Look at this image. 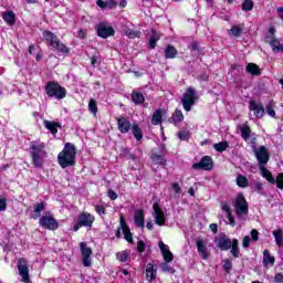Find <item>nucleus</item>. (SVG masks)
Here are the masks:
<instances>
[{
	"label": "nucleus",
	"mask_w": 283,
	"mask_h": 283,
	"mask_svg": "<svg viewBox=\"0 0 283 283\" xmlns=\"http://www.w3.org/2000/svg\"><path fill=\"white\" fill-rule=\"evenodd\" d=\"M29 153L33 154H48L45 151V143L41 140H33L30 143Z\"/></svg>",
	"instance_id": "obj_17"
},
{
	"label": "nucleus",
	"mask_w": 283,
	"mask_h": 283,
	"mask_svg": "<svg viewBox=\"0 0 283 283\" xmlns=\"http://www.w3.org/2000/svg\"><path fill=\"white\" fill-rule=\"evenodd\" d=\"M228 147H229V142H220L213 145V149H216V151H219L220 154H222V151H227Z\"/></svg>",
	"instance_id": "obj_42"
},
{
	"label": "nucleus",
	"mask_w": 283,
	"mask_h": 283,
	"mask_svg": "<svg viewBox=\"0 0 283 283\" xmlns=\"http://www.w3.org/2000/svg\"><path fill=\"white\" fill-rule=\"evenodd\" d=\"M182 120H185V115L182 114V111L176 109L170 118V122L175 123L176 125L177 123H182Z\"/></svg>",
	"instance_id": "obj_35"
},
{
	"label": "nucleus",
	"mask_w": 283,
	"mask_h": 283,
	"mask_svg": "<svg viewBox=\"0 0 283 283\" xmlns=\"http://www.w3.org/2000/svg\"><path fill=\"white\" fill-rule=\"evenodd\" d=\"M166 112L163 109H156L151 117V124L153 125H160L163 123V116H165Z\"/></svg>",
	"instance_id": "obj_30"
},
{
	"label": "nucleus",
	"mask_w": 283,
	"mask_h": 283,
	"mask_svg": "<svg viewBox=\"0 0 283 283\" xmlns=\"http://www.w3.org/2000/svg\"><path fill=\"white\" fill-rule=\"evenodd\" d=\"M255 156L260 167L269 163V151L266 150V147L264 146L259 147V149L255 150Z\"/></svg>",
	"instance_id": "obj_15"
},
{
	"label": "nucleus",
	"mask_w": 283,
	"mask_h": 283,
	"mask_svg": "<svg viewBox=\"0 0 283 283\" xmlns=\"http://www.w3.org/2000/svg\"><path fill=\"white\" fill-rule=\"evenodd\" d=\"M42 36L44 38L46 45L52 50H54L55 52H62V53L70 52L67 46L63 42H61V40H59V36H56V34H54L53 32L44 31L42 33Z\"/></svg>",
	"instance_id": "obj_2"
},
{
	"label": "nucleus",
	"mask_w": 283,
	"mask_h": 283,
	"mask_svg": "<svg viewBox=\"0 0 283 283\" xmlns=\"http://www.w3.org/2000/svg\"><path fill=\"white\" fill-rule=\"evenodd\" d=\"M80 249L84 266H92V248L87 247L86 242H81Z\"/></svg>",
	"instance_id": "obj_11"
},
{
	"label": "nucleus",
	"mask_w": 283,
	"mask_h": 283,
	"mask_svg": "<svg viewBox=\"0 0 283 283\" xmlns=\"http://www.w3.org/2000/svg\"><path fill=\"white\" fill-rule=\"evenodd\" d=\"M176 54H178V50H176V48H174L172 45H168L165 49L166 59H176Z\"/></svg>",
	"instance_id": "obj_37"
},
{
	"label": "nucleus",
	"mask_w": 283,
	"mask_h": 283,
	"mask_svg": "<svg viewBox=\"0 0 283 283\" xmlns=\"http://www.w3.org/2000/svg\"><path fill=\"white\" fill-rule=\"evenodd\" d=\"M275 185L277 189H281L283 191V172L279 174L276 179H275Z\"/></svg>",
	"instance_id": "obj_52"
},
{
	"label": "nucleus",
	"mask_w": 283,
	"mask_h": 283,
	"mask_svg": "<svg viewBox=\"0 0 283 283\" xmlns=\"http://www.w3.org/2000/svg\"><path fill=\"white\" fill-rule=\"evenodd\" d=\"M132 101L136 105H140V103H145V96L143 95V93L133 92L132 93Z\"/></svg>",
	"instance_id": "obj_38"
},
{
	"label": "nucleus",
	"mask_w": 283,
	"mask_h": 283,
	"mask_svg": "<svg viewBox=\"0 0 283 283\" xmlns=\"http://www.w3.org/2000/svg\"><path fill=\"white\" fill-rule=\"evenodd\" d=\"M96 218L94 214L90 212H81L77 216L76 223L73 226V231H78V229H82V227H85L86 229H92V226L94 224V221Z\"/></svg>",
	"instance_id": "obj_4"
},
{
	"label": "nucleus",
	"mask_w": 283,
	"mask_h": 283,
	"mask_svg": "<svg viewBox=\"0 0 283 283\" xmlns=\"http://www.w3.org/2000/svg\"><path fill=\"white\" fill-rule=\"evenodd\" d=\"M41 211H45V203H35L33 207V214L31 216V218H33V220L41 218Z\"/></svg>",
	"instance_id": "obj_32"
},
{
	"label": "nucleus",
	"mask_w": 283,
	"mask_h": 283,
	"mask_svg": "<svg viewBox=\"0 0 283 283\" xmlns=\"http://www.w3.org/2000/svg\"><path fill=\"white\" fill-rule=\"evenodd\" d=\"M160 38H155V36H151L150 40H149V45H150V49L154 50V48H156V42L159 41Z\"/></svg>",
	"instance_id": "obj_60"
},
{
	"label": "nucleus",
	"mask_w": 283,
	"mask_h": 283,
	"mask_svg": "<svg viewBox=\"0 0 283 283\" xmlns=\"http://www.w3.org/2000/svg\"><path fill=\"white\" fill-rule=\"evenodd\" d=\"M43 125L46 129H49V132H51V134H53V136L59 133V127H61V124L51 120H44Z\"/></svg>",
	"instance_id": "obj_29"
},
{
	"label": "nucleus",
	"mask_w": 283,
	"mask_h": 283,
	"mask_svg": "<svg viewBox=\"0 0 283 283\" xmlns=\"http://www.w3.org/2000/svg\"><path fill=\"white\" fill-rule=\"evenodd\" d=\"M158 247L165 262H174V253H171V250H169V245L165 244L163 241H159Z\"/></svg>",
	"instance_id": "obj_18"
},
{
	"label": "nucleus",
	"mask_w": 283,
	"mask_h": 283,
	"mask_svg": "<svg viewBox=\"0 0 283 283\" xmlns=\"http://www.w3.org/2000/svg\"><path fill=\"white\" fill-rule=\"evenodd\" d=\"M160 269L164 273H175L176 270L172 269V266L169 264V262H165L160 264Z\"/></svg>",
	"instance_id": "obj_49"
},
{
	"label": "nucleus",
	"mask_w": 283,
	"mask_h": 283,
	"mask_svg": "<svg viewBox=\"0 0 283 283\" xmlns=\"http://www.w3.org/2000/svg\"><path fill=\"white\" fill-rule=\"evenodd\" d=\"M274 282L276 283H283V273H277L274 276Z\"/></svg>",
	"instance_id": "obj_62"
},
{
	"label": "nucleus",
	"mask_w": 283,
	"mask_h": 283,
	"mask_svg": "<svg viewBox=\"0 0 283 283\" xmlns=\"http://www.w3.org/2000/svg\"><path fill=\"white\" fill-rule=\"evenodd\" d=\"M265 109L269 116H271L272 118H275V102L273 101L269 102V104L265 106Z\"/></svg>",
	"instance_id": "obj_43"
},
{
	"label": "nucleus",
	"mask_w": 283,
	"mask_h": 283,
	"mask_svg": "<svg viewBox=\"0 0 283 283\" xmlns=\"http://www.w3.org/2000/svg\"><path fill=\"white\" fill-rule=\"evenodd\" d=\"M230 253L233 255V258H238V255H240V250H238V239L232 240Z\"/></svg>",
	"instance_id": "obj_47"
},
{
	"label": "nucleus",
	"mask_w": 283,
	"mask_h": 283,
	"mask_svg": "<svg viewBox=\"0 0 283 283\" xmlns=\"http://www.w3.org/2000/svg\"><path fill=\"white\" fill-rule=\"evenodd\" d=\"M250 244H251V237H249V235L244 237V239L242 241L243 248L249 249Z\"/></svg>",
	"instance_id": "obj_55"
},
{
	"label": "nucleus",
	"mask_w": 283,
	"mask_h": 283,
	"mask_svg": "<svg viewBox=\"0 0 283 283\" xmlns=\"http://www.w3.org/2000/svg\"><path fill=\"white\" fill-rule=\"evenodd\" d=\"M234 209L239 220H244V216L249 214V203H247V199L242 192L237 195Z\"/></svg>",
	"instance_id": "obj_5"
},
{
	"label": "nucleus",
	"mask_w": 283,
	"mask_h": 283,
	"mask_svg": "<svg viewBox=\"0 0 283 283\" xmlns=\"http://www.w3.org/2000/svg\"><path fill=\"white\" fill-rule=\"evenodd\" d=\"M259 169L262 178H265V180H268V182H271V185H275V179L273 178V174H271L270 170L266 169V167L259 166Z\"/></svg>",
	"instance_id": "obj_27"
},
{
	"label": "nucleus",
	"mask_w": 283,
	"mask_h": 283,
	"mask_svg": "<svg viewBox=\"0 0 283 283\" xmlns=\"http://www.w3.org/2000/svg\"><path fill=\"white\" fill-rule=\"evenodd\" d=\"M198 101V94L193 87H188L181 98V105L186 112H191V107L196 105Z\"/></svg>",
	"instance_id": "obj_6"
},
{
	"label": "nucleus",
	"mask_w": 283,
	"mask_h": 283,
	"mask_svg": "<svg viewBox=\"0 0 283 283\" xmlns=\"http://www.w3.org/2000/svg\"><path fill=\"white\" fill-rule=\"evenodd\" d=\"M123 233H124V238L127 242H129V243L134 242L132 232L129 231V228H127V226H123Z\"/></svg>",
	"instance_id": "obj_48"
},
{
	"label": "nucleus",
	"mask_w": 283,
	"mask_h": 283,
	"mask_svg": "<svg viewBox=\"0 0 283 283\" xmlns=\"http://www.w3.org/2000/svg\"><path fill=\"white\" fill-rule=\"evenodd\" d=\"M190 133L189 130H181L178 133V138H180V140H187L189 139Z\"/></svg>",
	"instance_id": "obj_54"
},
{
	"label": "nucleus",
	"mask_w": 283,
	"mask_h": 283,
	"mask_svg": "<svg viewBox=\"0 0 283 283\" xmlns=\"http://www.w3.org/2000/svg\"><path fill=\"white\" fill-rule=\"evenodd\" d=\"M125 34H126V36H128V39H138V36H140V32H138V31H133V30H130V29H127V30L125 31Z\"/></svg>",
	"instance_id": "obj_51"
},
{
	"label": "nucleus",
	"mask_w": 283,
	"mask_h": 283,
	"mask_svg": "<svg viewBox=\"0 0 283 283\" xmlns=\"http://www.w3.org/2000/svg\"><path fill=\"white\" fill-rule=\"evenodd\" d=\"M45 92L50 98H56L57 101H63L67 96L65 87L60 86L56 82H49L45 85Z\"/></svg>",
	"instance_id": "obj_3"
},
{
	"label": "nucleus",
	"mask_w": 283,
	"mask_h": 283,
	"mask_svg": "<svg viewBox=\"0 0 283 283\" xmlns=\"http://www.w3.org/2000/svg\"><path fill=\"white\" fill-rule=\"evenodd\" d=\"M137 251H138V253L145 252V242L138 241V243H137Z\"/></svg>",
	"instance_id": "obj_61"
},
{
	"label": "nucleus",
	"mask_w": 283,
	"mask_h": 283,
	"mask_svg": "<svg viewBox=\"0 0 283 283\" xmlns=\"http://www.w3.org/2000/svg\"><path fill=\"white\" fill-rule=\"evenodd\" d=\"M221 209L226 213V218L229 221L228 224H230V227H235V218L231 213V207L229 206V203L227 202L221 203Z\"/></svg>",
	"instance_id": "obj_23"
},
{
	"label": "nucleus",
	"mask_w": 283,
	"mask_h": 283,
	"mask_svg": "<svg viewBox=\"0 0 283 283\" xmlns=\"http://www.w3.org/2000/svg\"><path fill=\"white\" fill-rule=\"evenodd\" d=\"M18 271L20 277H22V282L30 283V269L28 268V261L25 259L18 261Z\"/></svg>",
	"instance_id": "obj_10"
},
{
	"label": "nucleus",
	"mask_w": 283,
	"mask_h": 283,
	"mask_svg": "<svg viewBox=\"0 0 283 283\" xmlns=\"http://www.w3.org/2000/svg\"><path fill=\"white\" fill-rule=\"evenodd\" d=\"M57 163L62 169L74 167L76 165V147L71 143H66L63 150L57 155Z\"/></svg>",
	"instance_id": "obj_1"
},
{
	"label": "nucleus",
	"mask_w": 283,
	"mask_h": 283,
	"mask_svg": "<svg viewBox=\"0 0 283 283\" xmlns=\"http://www.w3.org/2000/svg\"><path fill=\"white\" fill-rule=\"evenodd\" d=\"M214 242L221 251H229V249H231L233 244V242H231V239L227 235L216 237Z\"/></svg>",
	"instance_id": "obj_14"
},
{
	"label": "nucleus",
	"mask_w": 283,
	"mask_h": 283,
	"mask_svg": "<svg viewBox=\"0 0 283 283\" xmlns=\"http://www.w3.org/2000/svg\"><path fill=\"white\" fill-rule=\"evenodd\" d=\"M29 153L33 154H48L45 151V143L41 140H33L30 143Z\"/></svg>",
	"instance_id": "obj_16"
},
{
	"label": "nucleus",
	"mask_w": 283,
	"mask_h": 283,
	"mask_svg": "<svg viewBox=\"0 0 283 283\" xmlns=\"http://www.w3.org/2000/svg\"><path fill=\"white\" fill-rule=\"evenodd\" d=\"M244 31V23L233 25L229 30V35L234 36L235 39L240 38L242 35V32Z\"/></svg>",
	"instance_id": "obj_28"
},
{
	"label": "nucleus",
	"mask_w": 283,
	"mask_h": 283,
	"mask_svg": "<svg viewBox=\"0 0 283 283\" xmlns=\"http://www.w3.org/2000/svg\"><path fill=\"white\" fill-rule=\"evenodd\" d=\"M222 268L226 271V273H230L231 269H233V264L231 263V260H229V259L223 260Z\"/></svg>",
	"instance_id": "obj_50"
},
{
	"label": "nucleus",
	"mask_w": 283,
	"mask_h": 283,
	"mask_svg": "<svg viewBox=\"0 0 283 283\" xmlns=\"http://www.w3.org/2000/svg\"><path fill=\"white\" fill-rule=\"evenodd\" d=\"M88 112H91V114L93 116H96V114H98V106L96 104V99L92 98L88 102Z\"/></svg>",
	"instance_id": "obj_41"
},
{
	"label": "nucleus",
	"mask_w": 283,
	"mask_h": 283,
	"mask_svg": "<svg viewBox=\"0 0 283 283\" xmlns=\"http://www.w3.org/2000/svg\"><path fill=\"white\" fill-rule=\"evenodd\" d=\"M275 265V256L271 255V252L269 250L263 251V266L265 269H270V266Z\"/></svg>",
	"instance_id": "obj_25"
},
{
	"label": "nucleus",
	"mask_w": 283,
	"mask_h": 283,
	"mask_svg": "<svg viewBox=\"0 0 283 283\" xmlns=\"http://www.w3.org/2000/svg\"><path fill=\"white\" fill-rule=\"evenodd\" d=\"M97 36H101V39H109V36H114V28L105 22H101L97 25Z\"/></svg>",
	"instance_id": "obj_12"
},
{
	"label": "nucleus",
	"mask_w": 283,
	"mask_h": 283,
	"mask_svg": "<svg viewBox=\"0 0 283 283\" xmlns=\"http://www.w3.org/2000/svg\"><path fill=\"white\" fill-rule=\"evenodd\" d=\"M266 43L271 45L272 51L275 52V54H277V52H282V44L280 43V40L274 36L266 38Z\"/></svg>",
	"instance_id": "obj_26"
},
{
	"label": "nucleus",
	"mask_w": 283,
	"mask_h": 283,
	"mask_svg": "<svg viewBox=\"0 0 283 283\" xmlns=\"http://www.w3.org/2000/svg\"><path fill=\"white\" fill-rule=\"evenodd\" d=\"M8 209V199L0 196V211H6Z\"/></svg>",
	"instance_id": "obj_53"
},
{
	"label": "nucleus",
	"mask_w": 283,
	"mask_h": 283,
	"mask_svg": "<svg viewBox=\"0 0 283 283\" xmlns=\"http://www.w3.org/2000/svg\"><path fill=\"white\" fill-rule=\"evenodd\" d=\"M276 14H279V18L282 20L283 19V6L282 7H279L276 9Z\"/></svg>",
	"instance_id": "obj_64"
},
{
	"label": "nucleus",
	"mask_w": 283,
	"mask_h": 283,
	"mask_svg": "<svg viewBox=\"0 0 283 283\" xmlns=\"http://www.w3.org/2000/svg\"><path fill=\"white\" fill-rule=\"evenodd\" d=\"M273 235H274V239H275V242H276L277 247H282V242H283L282 229L274 230Z\"/></svg>",
	"instance_id": "obj_44"
},
{
	"label": "nucleus",
	"mask_w": 283,
	"mask_h": 283,
	"mask_svg": "<svg viewBox=\"0 0 283 283\" xmlns=\"http://www.w3.org/2000/svg\"><path fill=\"white\" fill-rule=\"evenodd\" d=\"M241 137L245 143H249V139L251 138V128L248 125L241 127Z\"/></svg>",
	"instance_id": "obj_40"
},
{
	"label": "nucleus",
	"mask_w": 283,
	"mask_h": 283,
	"mask_svg": "<svg viewBox=\"0 0 283 283\" xmlns=\"http://www.w3.org/2000/svg\"><path fill=\"white\" fill-rule=\"evenodd\" d=\"M2 19L6 23H8V25H14V22L17 21V17L12 11L2 13Z\"/></svg>",
	"instance_id": "obj_33"
},
{
	"label": "nucleus",
	"mask_w": 283,
	"mask_h": 283,
	"mask_svg": "<svg viewBox=\"0 0 283 283\" xmlns=\"http://www.w3.org/2000/svg\"><path fill=\"white\" fill-rule=\"evenodd\" d=\"M241 8L243 12H251L253 10V0H244Z\"/></svg>",
	"instance_id": "obj_46"
},
{
	"label": "nucleus",
	"mask_w": 283,
	"mask_h": 283,
	"mask_svg": "<svg viewBox=\"0 0 283 283\" xmlns=\"http://www.w3.org/2000/svg\"><path fill=\"white\" fill-rule=\"evenodd\" d=\"M158 276V269L154 266V264L148 263L146 266V280L147 282L151 283Z\"/></svg>",
	"instance_id": "obj_22"
},
{
	"label": "nucleus",
	"mask_w": 283,
	"mask_h": 283,
	"mask_svg": "<svg viewBox=\"0 0 283 283\" xmlns=\"http://www.w3.org/2000/svg\"><path fill=\"white\" fill-rule=\"evenodd\" d=\"M172 190L175 191V193H181L182 192V188H180V185L175 182L171 185Z\"/></svg>",
	"instance_id": "obj_59"
},
{
	"label": "nucleus",
	"mask_w": 283,
	"mask_h": 283,
	"mask_svg": "<svg viewBox=\"0 0 283 283\" xmlns=\"http://www.w3.org/2000/svg\"><path fill=\"white\" fill-rule=\"evenodd\" d=\"M237 185L238 187H241V189H247V187H249V179H247V177L243 175H238Z\"/></svg>",
	"instance_id": "obj_39"
},
{
	"label": "nucleus",
	"mask_w": 283,
	"mask_h": 283,
	"mask_svg": "<svg viewBox=\"0 0 283 283\" xmlns=\"http://www.w3.org/2000/svg\"><path fill=\"white\" fill-rule=\"evenodd\" d=\"M31 158L34 167L41 168L45 163V158H48V153H35L31 155Z\"/></svg>",
	"instance_id": "obj_21"
},
{
	"label": "nucleus",
	"mask_w": 283,
	"mask_h": 283,
	"mask_svg": "<svg viewBox=\"0 0 283 283\" xmlns=\"http://www.w3.org/2000/svg\"><path fill=\"white\" fill-rule=\"evenodd\" d=\"M135 226L145 229V211L143 209L135 210Z\"/></svg>",
	"instance_id": "obj_24"
},
{
	"label": "nucleus",
	"mask_w": 283,
	"mask_h": 283,
	"mask_svg": "<svg viewBox=\"0 0 283 283\" xmlns=\"http://www.w3.org/2000/svg\"><path fill=\"white\" fill-rule=\"evenodd\" d=\"M150 158L155 165H161V167H165V165H167V160H165V157L163 155L153 153Z\"/></svg>",
	"instance_id": "obj_34"
},
{
	"label": "nucleus",
	"mask_w": 283,
	"mask_h": 283,
	"mask_svg": "<svg viewBox=\"0 0 283 283\" xmlns=\"http://www.w3.org/2000/svg\"><path fill=\"white\" fill-rule=\"evenodd\" d=\"M262 189H263V186H262V182H255L254 184V190L255 191H262Z\"/></svg>",
	"instance_id": "obj_63"
},
{
	"label": "nucleus",
	"mask_w": 283,
	"mask_h": 283,
	"mask_svg": "<svg viewBox=\"0 0 283 283\" xmlns=\"http://www.w3.org/2000/svg\"><path fill=\"white\" fill-rule=\"evenodd\" d=\"M259 237H260V232H258L255 229H253L251 231V238H252L253 242H258Z\"/></svg>",
	"instance_id": "obj_57"
},
{
	"label": "nucleus",
	"mask_w": 283,
	"mask_h": 283,
	"mask_svg": "<svg viewBox=\"0 0 283 283\" xmlns=\"http://www.w3.org/2000/svg\"><path fill=\"white\" fill-rule=\"evenodd\" d=\"M107 196L111 200H116L118 198V195L114 190H108Z\"/></svg>",
	"instance_id": "obj_58"
},
{
	"label": "nucleus",
	"mask_w": 283,
	"mask_h": 283,
	"mask_svg": "<svg viewBox=\"0 0 283 283\" xmlns=\"http://www.w3.org/2000/svg\"><path fill=\"white\" fill-rule=\"evenodd\" d=\"M117 260H119V262H129V251L124 250L117 253Z\"/></svg>",
	"instance_id": "obj_45"
},
{
	"label": "nucleus",
	"mask_w": 283,
	"mask_h": 283,
	"mask_svg": "<svg viewBox=\"0 0 283 283\" xmlns=\"http://www.w3.org/2000/svg\"><path fill=\"white\" fill-rule=\"evenodd\" d=\"M39 222L42 229H48L49 231H56L59 229V221L52 214L42 216Z\"/></svg>",
	"instance_id": "obj_7"
},
{
	"label": "nucleus",
	"mask_w": 283,
	"mask_h": 283,
	"mask_svg": "<svg viewBox=\"0 0 283 283\" xmlns=\"http://www.w3.org/2000/svg\"><path fill=\"white\" fill-rule=\"evenodd\" d=\"M117 129L120 134H127L132 129V123L126 117L117 118Z\"/></svg>",
	"instance_id": "obj_19"
},
{
	"label": "nucleus",
	"mask_w": 283,
	"mask_h": 283,
	"mask_svg": "<svg viewBox=\"0 0 283 283\" xmlns=\"http://www.w3.org/2000/svg\"><path fill=\"white\" fill-rule=\"evenodd\" d=\"M153 217L155 218V223L158 224V227H165V223L167 222V217L165 216V211H163V208L158 202H155L153 205Z\"/></svg>",
	"instance_id": "obj_8"
},
{
	"label": "nucleus",
	"mask_w": 283,
	"mask_h": 283,
	"mask_svg": "<svg viewBox=\"0 0 283 283\" xmlns=\"http://www.w3.org/2000/svg\"><path fill=\"white\" fill-rule=\"evenodd\" d=\"M196 244L200 258H202V260H207V258H209V249L207 248V241L197 240Z\"/></svg>",
	"instance_id": "obj_20"
},
{
	"label": "nucleus",
	"mask_w": 283,
	"mask_h": 283,
	"mask_svg": "<svg viewBox=\"0 0 283 283\" xmlns=\"http://www.w3.org/2000/svg\"><path fill=\"white\" fill-rule=\"evenodd\" d=\"M95 211H96V213H98V216H105V213H106V210L103 206H96Z\"/></svg>",
	"instance_id": "obj_56"
},
{
	"label": "nucleus",
	"mask_w": 283,
	"mask_h": 283,
	"mask_svg": "<svg viewBox=\"0 0 283 283\" xmlns=\"http://www.w3.org/2000/svg\"><path fill=\"white\" fill-rule=\"evenodd\" d=\"M132 133L136 140H143V129H140V126H138V124H133Z\"/></svg>",
	"instance_id": "obj_36"
},
{
	"label": "nucleus",
	"mask_w": 283,
	"mask_h": 283,
	"mask_svg": "<svg viewBox=\"0 0 283 283\" xmlns=\"http://www.w3.org/2000/svg\"><path fill=\"white\" fill-rule=\"evenodd\" d=\"M249 109L250 112H253V115L255 118H263L265 111H264V105L261 102L256 101H250L249 103Z\"/></svg>",
	"instance_id": "obj_13"
},
{
	"label": "nucleus",
	"mask_w": 283,
	"mask_h": 283,
	"mask_svg": "<svg viewBox=\"0 0 283 283\" xmlns=\"http://www.w3.org/2000/svg\"><path fill=\"white\" fill-rule=\"evenodd\" d=\"M245 72H248V74H252V76H260L262 74L260 66L255 63H249L245 67Z\"/></svg>",
	"instance_id": "obj_31"
},
{
	"label": "nucleus",
	"mask_w": 283,
	"mask_h": 283,
	"mask_svg": "<svg viewBox=\"0 0 283 283\" xmlns=\"http://www.w3.org/2000/svg\"><path fill=\"white\" fill-rule=\"evenodd\" d=\"M192 169H196L197 171H200L201 169L203 171H211V169H213V159L210 156H205L199 163L192 165Z\"/></svg>",
	"instance_id": "obj_9"
}]
</instances>
